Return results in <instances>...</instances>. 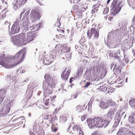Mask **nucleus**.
<instances>
[{"label": "nucleus", "instance_id": "f257e3e1", "mask_svg": "<svg viewBox=\"0 0 135 135\" xmlns=\"http://www.w3.org/2000/svg\"><path fill=\"white\" fill-rule=\"evenodd\" d=\"M114 114V110L111 109L106 115V119L104 121L102 118L95 117L93 119H87L86 120L87 123L90 129L94 128L95 127L99 128L103 127H105L113 118Z\"/></svg>", "mask_w": 135, "mask_h": 135}, {"label": "nucleus", "instance_id": "f03ea898", "mask_svg": "<svg viewBox=\"0 0 135 135\" xmlns=\"http://www.w3.org/2000/svg\"><path fill=\"white\" fill-rule=\"evenodd\" d=\"M35 35L30 32H27V33L22 32L14 37L13 40L17 43L22 45H25L33 41L35 38Z\"/></svg>", "mask_w": 135, "mask_h": 135}, {"label": "nucleus", "instance_id": "7ed1b4c3", "mask_svg": "<svg viewBox=\"0 0 135 135\" xmlns=\"http://www.w3.org/2000/svg\"><path fill=\"white\" fill-rule=\"evenodd\" d=\"M71 127H69L67 129L68 132H69V133L72 134H79V135H84V133L82 131V129L80 125L75 124L73 127L70 130Z\"/></svg>", "mask_w": 135, "mask_h": 135}, {"label": "nucleus", "instance_id": "20e7f679", "mask_svg": "<svg viewBox=\"0 0 135 135\" xmlns=\"http://www.w3.org/2000/svg\"><path fill=\"white\" fill-rule=\"evenodd\" d=\"M88 37L90 38L93 36L94 39H97L99 36V31H97L95 28H93L90 29V30H88L87 32Z\"/></svg>", "mask_w": 135, "mask_h": 135}, {"label": "nucleus", "instance_id": "39448f33", "mask_svg": "<svg viewBox=\"0 0 135 135\" xmlns=\"http://www.w3.org/2000/svg\"><path fill=\"white\" fill-rule=\"evenodd\" d=\"M25 54L23 51L21 50L18 51L16 54L15 56V59L17 61L15 64L16 65L19 64L24 59Z\"/></svg>", "mask_w": 135, "mask_h": 135}, {"label": "nucleus", "instance_id": "423d86ee", "mask_svg": "<svg viewBox=\"0 0 135 135\" xmlns=\"http://www.w3.org/2000/svg\"><path fill=\"white\" fill-rule=\"evenodd\" d=\"M21 21L16 20L11 28V32L13 34L18 33L20 31V27L19 24Z\"/></svg>", "mask_w": 135, "mask_h": 135}, {"label": "nucleus", "instance_id": "0eeeda50", "mask_svg": "<svg viewBox=\"0 0 135 135\" xmlns=\"http://www.w3.org/2000/svg\"><path fill=\"white\" fill-rule=\"evenodd\" d=\"M50 54V55H44L43 57L42 61L43 63L46 65H49L51 64L53 62L52 59H54L52 55Z\"/></svg>", "mask_w": 135, "mask_h": 135}, {"label": "nucleus", "instance_id": "6e6552de", "mask_svg": "<svg viewBox=\"0 0 135 135\" xmlns=\"http://www.w3.org/2000/svg\"><path fill=\"white\" fill-rule=\"evenodd\" d=\"M41 16V13L37 11L35 9L33 11H32L30 18L32 22H35L39 20Z\"/></svg>", "mask_w": 135, "mask_h": 135}, {"label": "nucleus", "instance_id": "1a4fd4ad", "mask_svg": "<svg viewBox=\"0 0 135 135\" xmlns=\"http://www.w3.org/2000/svg\"><path fill=\"white\" fill-rule=\"evenodd\" d=\"M50 84L49 83H48V84H47V87L46 90L45 91V93L46 94L45 97L47 95H49V94L52 93V91L53 90L52 87L54 85V84Z\"/></svg>", "mask_w": 135, "mask_h": 135}, {"label": "nucleus", "instance_id": "9d476101", "mask_svg": "<svg viewBox=\"0 0 135 135\" xmlns=\"http://www.w3.org/2000/svg\"><path fill=\"white\" fill-rule=\"evenodd\" d=\"M11 102H9L6 105L4 106L1 109V114H6L9 112L10 109V107L11 106Z\"/></svg>", "mask_w": 135, "mask_h": 135}, {"label": "nucleus", "instance_id": "9b49d317", "mask_svg": "<svg viewBox=\"0 0 135 135\" xmlns=\"http://www.w3.org/2000/svg\"><path fill=\"white\" fill-rule=\"evenodd\" d=\"M44 78L46 80H45L43 83V84L44 85L45 84V86L46 87V85L48 84V83H49L50 84H54V82L53 79L51 78L49 74H45Z\"/></svg>", "mask_w": 135, "mask_h": 135}, {"label": "nucleus", "instance_id": "f8f14e48", "mask_svg": "<svg viewBox=\"0 0 135 135\" xmlns=\"http://www.w3.org/2000/svg\"><path fill=\"white\" fill-rule=\"evenodd\" d=\"M70 72V69L66 68L65 70L63 71L62 74L61 75V76L62 79L64 80H67Z\"/></svg>", "mask_w": 135, "mask_h": 135}, {"label": "nucleus", "instance_id": "ddd939ff", "mask_svg": "<svg viewBox=\"0 0 135 135\" xmlns=\"http://www.w3.org/2000/svg\"><path fill=\"white\" fill-rule=\"evenodd\" d=\"M61 53H63L69 52L70 50V48L67 46L66 44L65 43L61 45Z\"/></svg>", "mask_w": 135, "mask_h": 135}, {"label": "nucleus", "instance_id": "4468645a", "mask_svg": "<svg viewBox=\"0 0 135 135\" xmlns=\"http://www.w3.org/2000/svg\"><path fill=\"white\" fill-rule=\"evenodd\" d=\"M54 118L53 115H48L47 116V118L45 119V121L44 122H45V124L47 126H49V124L51 123L53 120Z\"/></svg>", "mask_w": 135, "mask_h": 135}, {"label": "nucleus", "instance_id": "2eb2a0df", "mask_svg": "<svg viewBox=\"0 0 135 135\" xmlns=\"http://www.w3.org/2000/svg\"><path fill=\"white\" fill-rule=\"evenodd\" d=\"M122 67L120 66H118L115 69L114 68L113 70L114 74L116 75V77L119 76L121 71Z\"/></svg>", "mask_w": 135, "mask_h": 135}, {"label": "nucleus", "instance_id": "dca6fc26", "mask_svg": "<svg viewBox=\"0 0 135 135\" xmlns=\"http://www.w3.org/2000/svg\"><path fill=\"white\" fill-rule=\"evenodd\" d=\"M103 68L104 67L102 65L99 64L96 67H94L93 68V70L95 72L99 73L101 71L103 70Z\"/></svg>", "mask_w": 135, "mask_h": 135}, {"label": "nucleus", "instance_id": "f3484780", "mask_svg": "<svg viewBox=\"0 0 135 135\" xmlns=\"http://www.w3.org/2000/svg\"><path fill=\"white\" fill-rule=\"evenodd\" d=\"M121 3H119L117 4V2H114L112 4V8H121L122 5Z\"/></svg>", "mask_w": 135, "mask_h": 135}, {"label": "nucleus", "instance_id": "a211bd4d", "mask_svg": "<svg viewBox=\"0 0 135 135\" xmlns=\"http://www.w3.org/2000/svg\"><path fill=\"white\" fill-rule=\"evenodd\" d=\"M126 129H130V128H121L117 133V135H127L126 134Z\"/></svg>", "mask_w": 135, "mask_h": 135}, {"label": "nucleus", "instance_id": "6ab92c4d", "mask_svg": "<svg viewBox=\"0 0 135 135\" xmlns=\"http://www.w3.org/2000/svg\"><path fill=\"white\" fill-rule=\"evenodd\" d=\"M78 1L76 0V1H75L74 2H71L70 1V2L71 3H76V4L73 6V8H79L80 6L81 5V4L82 3V2L81 0H80V1L78 2Z\"/></svg>", "mask_w": 135, "mask_h": 135}, {"label": "nucleus", "instance_id": "aec40b11", "mask_svg": "<svg viewBox=\"0 0 135 135\" xmlns=\"http://www.w3.org/2000/svg\"><path fill=\"white\" fill-rule=\"evenodd\" d=\"M41 24L39 23L38 24H34L31 27V30H34V31L38 30L41 27Z\"/></svg>", "mask_w": 135, "mask_h": 135}, {"label": "nucleus", "instance_id": "412c9836", "mask_svg": "<svg viewBox=\"0 0 135 135\" xmlns=\"http://www.w3.org/2000/svg\"><path fill=\"white\" fill-rule=\"evenodd\" d=\"M125 76L124 74H122L121 75V76H119V79H117L116 81V82L118 83V84H122L123 85V82L122 80L123 78Z\"/></svg>", "mask_w": 135, "mask_h": 135}, {"label": "nucleus", "instance_id": "4be33fe9", "mask_svg": "<svg viewBox=\"0 0 135 135\" xmlns=\"http://www.w3.org/2000/svg\"><path fill=\"white\" fill-rule=\"evenodd\" d=\"M100 107L102 108L106 109L108 107L107 102L102 101L100 102L99 104Z\"/></svg>", "mask_w": 135, "mask_h": 135}, {"label": "nucleus", "instance_id": "5701e85b", "mask_svg": "<svg viewBox=\"0 0 135 135\" xmlns=\"http://www.w3.org/2000/svg\"><path fill=\"white\" fill-rule=\"evenodd\" d=\"M85 107L84 105H79L76 107V110L78 112H81L84 110Z\"/></svg>", "mask_w": 135, "mask_h": 135}, {"label": "nucleus", "instance_id": "b1692460", "mask_svg": "<svg viewBox=\"0 0 135 135\" xmlns=\"http://www.w3.org/2000/svg\"><path fill=\"white\" fill-rule=\"evenodd\" d=\"M107 102L108 106V107L110 106H114V105H115V102L113 101L112 100L110 99H108Z\"/></svg>", "mask_w": 135, "mask_h": 135}, {"label": "nucleus", "instance_id": "393cba45", "mask_svg": "<svg viewBox=\"0 0 135 135\" xmlns=\"http://www.w3.org/2000/svg\"><path fill=\"white\" fill-rule=\"evenodd\" d=\"M120 9H111L110 12L112 15L114 16L120 11Z\"/></svg>", "mask_w": 135, "mask_h": 135}, {"label": "nucleus", "instance_id": "a878e982", "mask_svg": "<svg viewBox=\"0 0 135 135\" xmlns=\"http://www.w3.org/2000/svg\"><path fill=\"white\" fill-rule=\"evenodd\" d=\"M2 5L1 6V8H6L8 7V5L7 2H6L7 0H2Z\"/></svg>", "mask_w": 135, "mask_h": 135}, {"label": "nucleus", "instance_id": "bb28decb", "mask_svg": "<svg viewBox=\"0 0 135 135\" xmlns=\"http://www.w3.org/2000/svg\"><path fill=\"white\" fill-rule=\"evenodd\" d=\"M27 0H22L21 1H20L18 2V5L16 7L17 8L21 7L22 5L25 4Z\"/></svg>", "mask_w": 135, "mask_h": 135}, {"label": "nucleus", "instance_id": "cd10ccee", "mask_svg": "<svg viewBox=\"0 0 135 135\" xmlns=\"http://www.w3.org/2000/svg\"><path fill=\"white\" fill-rule=\"evenodd\" d=\"M60 117V120L62 123L65 122L67 120V117H66L65 114H64L62 115H61Z\"/></svg>", "mask_w": 135, "mask_h": 135}, {"label": "nucleus", "instance_id": "c85d7f7f", "mask_svg": "<svg viewBox=\"0 0 135 135\" xmlns=\"http://www.w3.org/2000/svg\"><path fill=\"white\" fill-rule=\"evenodd\" d=\"M5 11V10L4 9L2 12L0 13V17L1 18L0 19V20H2L3 19V18L6 17V15L5 14L6 12H3V11Z\"/></svg>", "mask_w": 135, "mask_h": 135}, {"label": "nucleus", "instance_id": "c756f323", "mask_svg": "<svg viewBox=\"0 0 135 135\" xmlns=\"http://www.w3.org/2000/svg\"><path fill=\"white\" fill-rule=\"evenodd\" d=\"M129 103L132 107L135 108V99L130 100Z\"/></svg>", "mask_w": 135, "mask_h": 135}, {"label": "nucleus", "instance_id": "7c9ffc66", "mask_svg": "<svg viewBox=\"0 0 135 135\" xmlns=\"http://www.w3.org/2000/svg\"><path fill=\"white\" fill-rule=\"evenodd\" d=\"M128 120L131 124H132L134 123V119L132 116H129Z\"/></svg>", "mask_w": 135, "mask_h": 135}, {"label": "nucleus", "instance_id": "2f4dec72", "mask_svg": "<svg viewBox=\"0 0 135 135\" xmlns=\"http://www.w3.org/2000/svg\"><path fill=\"white\" fill-rule=\"evenodd\" d=\"M65 54V57L67 59L70 58L71 57V54L69 52H67Z\"/></svg>", "mask_w": 135, "mask_h": 135}, {"label": "nucleus", "instance_id": "473e14b6", "mask_svg": "<svg viewBox=\"0 0 135 135\" xmlns=\"http://www.w3.org/2000/svg\"><path fill=\"white\" fill-rule=\"evenodd\" d=\"M25 119V118L23 116H21L20 117H19L17 119H16V120H17V119H19L20 122V123L21 124V122H22V123L23 122L22 121L23 120H24Z\"/></svg>", "mask_w": 135, "mask_h": 135}, {"label": "nucleus", "instance_id": "72a5a7b5", "mask_svg": "<svg viewBox=\"0 0 135 135\" xmlns=\"http://www.w3.org/2000/svg\"><path fill=\"white\" fill-rule=\"evenodd\" d=\"M123 43L124 45L128 46L130 43V42L129 40L127 39L124 40Z\"/></svg>", "mask_w": 135, "mask_h": 135}, {"label": "nucleus", "instance_id": "f704fd0d", "mask_svg": "<svg viewBox=\"0 0 135 135\" xmlns=\"http://www.w3.org/2000/svg\"><path fill=\"white\" fill-rule=\"evenodd\" d=\"M114 89L112 87H110L108 89L107 93H112L114 91Z\"/></svg>", "mask_w": 135, "mask_h": 135}, {"label": "nucleus", "instance_id": "c9c22d12", "mask_svg": "<svg viewBox=\"0 0 135 135\" xmlns=\"http://www.w3.org/2000/svg\"><path fill=\"white\" fill-rule=\"evenodd\" d=\"M56 97V96L54 95L53 96L50 97V98L51 99V100L52 102H54L55 101V99Z\"/></svg>", "mask_w": 135, "mask_h": 135}, {"label": "nucleus", "instance_id": "e433bc0d", "mask_svg": "<svg viewBox=\"0 0 135 135\" xmlns=\"http://www.w3.org/2000/svg\"><path fill=\"white\" fill-rule=\"evenodd\" d=\"M44 103H45V105L46 106H47L48 105L49 99H44Z\"/></svg>", "mask_w": 135, "mask_h": 135}, {"label": "nucleus", "instance_id": "4c0bfd02", "mask_svg": "<svg viewBox=\"0 0 135 135\" xmlns=\"http://www.w3.org/2000/svg\"><path fill=\"white\" fill-rule=\"evenodd\" d=\"M51 129L52 130V131L53 132H56L57 130V128L55 127V126L52 125L51 127Z\"/></svg>", "mask_w": 135, "mask_h": 135}, {"label": "nucleus", "instance_id": "58836bf2", "mask_svg": "<svg viewBox=\"0 0 135 135\" xmlns=\"http://www.w3.org/2000/svg\"><path fill=\"white\" fill-rule=\"evenodd\" d=\"M109 9H104L103 11V13L104 14H106L108 13L109 11Z\"/></svg>", "mask_w": 135, "mask_h": 135}, {"label": "nucleus", "instance_id": "ea45409f", "mask_svg": "<svg viewBox=\"0 0 135 135\" xmlns=\"http://www.w3.org/2000/svg\"><path fill=\"white\" fill-rule=\"evenodd\" d=\"M90 81H88L84 87L85 88H87L90 85Z\"/></svg>", "mask_w": 135, "mask_h": 135}, {"label": "nucleus", "instance_id": "a19ab883", "mask_svg": "<svg viewBox=\"0 0 135 135\" xmlns=\"http://www.w3.org/2000/svg\"><path fill=\"white\" fill-rule=\"evenodd\" d=\"M91 135H103L102 134H99L98 131H95L93 133H92Z\"/></svg>", "mask_w": 135, "mask_h": 135}, {"label": "nucleus", "instance_id": "79ce46f5", "mask_svg": "<svg viewBox=\"0 0 135 135\" xmlns=\"http://www.w3.org/2000/svg\"><path fill=\"white\" fill-rule=\"evenodd\" d=\"M99 4H94L93 6V8H98L99 7Z\"/></svg>", "mask_w": 135, "mask_h": 135}, {"label": "nucleus", "instance_id": "37998d69", "mask_svg": "<svg viewBox=\"0 0 135 135\" xmlns=\"http://www.w3.org/2000/svg\"><path fill=\"white\" fill-rule=\"evenodd\" d=\"M86 115H83L81 117V119L82 121H83L85 120L86 118Z\"/></svg>", "mask_w": 135, "mask_h": 135}, {"label": "nucleus", "instance_id": "c03bdc74", "mask_svg": "<svg viewBox=\"0 0 135 135\" xmlns=\"http://www.w3.org/2000/svg\"><path fill=\"white\" fill-rule=\"evenodd\" d=\"M98 10V9H92L91 10V12L92 14H93L96 12H97Z\"/></svg>", "mask_w": 135, "mask_h": 135}, {"label": "nucleus", "instance_id": "a18cd8bd", "mask_svg": "<svg viewBox=\"0 0 135 135\" xmlns=\"http://www.w3.org/2000/svg\"><path fill=\"white\" fill-rule=\"evenodd\" d=\"M0 91L1 92H2V94H4L5 93V90L4 89H1Z\"/></svg>", "mask_w": 135, "mask_h": 135}, {"label": "nucleus", "instance_id": "49530a36", "mask_svg": "<svg viewBox=\"0 0 135 135\" xmlns=\"http://www.w3.org/2000/svg\"><path fill=\"white\" fill-rule=\"evenodd\" d=\"M78 96V95L76 94H73L72 95V97H73V98H76Z\"/></svg>", "mask_w": 135, "mask_h": 135}, {"label": "nucleus", "instance_id": "de8ad7c7", "mask_svg": "<svg viewBox=\"0 0 135 135\" xmlns=\"http://www.w3.org/2000/svg\"><path fill=\"white\" fill-rule=\"evenodd\" d=\"M73 79V78H71L69 80V82L70 83H71L73 81L72 80Z\"/></svg>", "mask_w": 135, "mask_h": 135}, {"label": "nucleus", "instance_id": "09e8293b", "mask_svg": "<svg viewBox=\"0 0 135 135\" xmlns=\"http://www.w3.org/2000/svg\"><path fill=\"white\" fill-rule=\"evenodd\" d=\"M113 17L110 16L108 18V19L110 21H112V20L113 19Z\"/></svg>", "mask_w": 135, "mask_h": 135}, {"label": "nucleus", "instance_id": "8fccbe9b", "mask_svg": "<svg viewBox=\"0 0 135 135\" xmlns=\"http://www.w3.org/2000/svg\"><path fill=\"white\" fill-rule=\"evenodd\" d=\"M3 100V99L2 98H0V104H1Z\"/></svg>", "mask_w": 135, "mask_h": 135}, {"label": "nucleus", "instance_id": "3c124183", "mask_svg": "<svg viewBox=\"0 0 135 135\" xmlns=\"http://www.w3.org/2000/svg\"><path fill=\"white\" fill-rule=\"evenodd\" d=\"M76 1V0H70V1L71 2H74V1ZM77 1V0H76ZM78 1H80V0H78Z\"/></svg>", "mask_w": 135, "mask_h": 135}, {"label": "nucleus", "instance_id": "603ef678", "mask_svg": "<svg viewBox=\"0 0 135 135\" xmlns=\"http://www.w3.org/2000/svg\"><path fill=\"white\" fill-rule=\"evenodd\" d=\"M5 25H9V23L8 21H6L5 22Z\"/></svg>", "mask_w": 135, "mask_h": 135}, {"label": "nucleus", "instance_id": "864d4df0", "mask_svg": "<svg viewBox=\"0 0 135 135\" xmlns=\"http://www.w3.org/2000/svg\"><path fill=\"white\" fill-rule=\"evenodd\" d=\"M31 135H40L39 134H38L37 133H36L35 134H34L33 133H32Z\"/></svg>", "mask_w": 135, "mask_h": 135}, {"label": "nucleus", "instance_id": "5fc2aeb1", "mask_svg": "<svg viewBox=\"0 0 135 135\" xmlns=\"http://www.w3.org/2000/svg\"><path fill=\"white\" fill-rule=\"evenodd\" d=\"M83 62H87L88 61L86 59H84L83 60Z\"/></svg>", "mask_w": 135, "mask_h": 135}, {"label": "nucleus", "instance_id": "6e6d98bb", "mask_svg": "<svg viewBox=\"0 0 135 135\" xmlns=\"http://www.w3.org/2000/svg\"><path fill=\"white\" fill-rule=\"evenodd\" d=\"M132 20L133 21H135V16H134Z\"/></svg>", "mask_w": 135, "mask_h": 135}, {"label": "nucleus", "instance_id": "4d7b16f0", "mask_svg": "<svg viewBox=\"0 0 135 135\" xmlns=\"http://www.w3.org/2000/svg\"><path fill=\"white\" fill-rule=\"evenodd\" d=\"M111 0H108V1H107V4H108L109 3V2Z\"/></svg>", "mask_w": 135, "mask_h": 135}, {"label": "nucleus", "instance_id": "13d9d810", "mask_svg": "<svg viewBox=\"0 0 135 135\" xmlns=\"http://www.w3.org/2000/svg\"><path fill=\"white\" fill-rule=\"evenodd\" d=\"M60 31H61V32H62V33H64V30H61L60 29Z\"/></svg>", "mask_w": 135, "mask_h": 135}, {"label": "nucleus", "instance_id": "bf43d9fd", "mask_svg": "<svg viewBox=\"0 0 135 135\" xmlns=\"http://www.w3.org/2000/svg\"><path fill=\"white\" fill-rule=\"evenodd\" d=\"M57 109H55V111H54V112L55 113H56L57 112Z\"/></svg>", "mask_w": 135, "mask_h": 135}, {"label": "nucleus", "instance_id": "052dcab7", "mask_svg": "<svg viewBox=\"0 0 135 135\" xmlns=\"http://www.w3.org/2000/svg\"><path fill=\"white\" fill-rule=\"evenodd\" d=\"M135 113H133V117L134 116V115H135Z\"/></svg>", "mask_w": 135, "mask_h": 135}, {"label": "nucleus", "instance_id": "680f3d73", "mask_svg": "<svg viewBox=\"0 0 135 135\" xmlns=\"http://www.w3.org/2000/svg\"><path fill=\"white\" fill-rule=\"evenodd\" d=\"M12 126L14 127V124H12ZM16 124H15V126H16Z\"/></svg>", "mask_w": 135, "mask_h": 135}, {"label": "nucleus", "instance_id": "e2e57ef3", "mask_svg": "<svg viewBox=\"0 0 135 135\" xmlns=\"http://www.w3.org/2000/svg\"><path fill=\"white\" fill-rule=\"evenodd\" d=\"M127 79H128L127 78L126 79V82H127Z\"/></svg>", "mask_w": 135, "mask_h": 135}, {"label": "nucleus", "instance_id": "0e129e2a", "mask_svg": "<svg viewBox=\"0 0 135 135\" xmlns=\"http://www.w3.org/2000/svg\"><path fill=\"white\" fill-rule=\"evenodd\" d=\"M57 45H56V46H55V48H57Z\"/></svg>", "mask_w": 135, "mask_h": 135}, {"label": "nucleus", "instance_id": "69168bd1", "mask_svg": "<svg viewBox=\"0 0 135 135\" xmlns=\"http://www.w3.org/2000/svg\"><path fill=\"white\" fill-rule=\"evenodd\" d=\"M15 116H14V117H13V118H15Z\"/></svg>", "mask_w": 135, "mask_h": 135}, {"label": "nucleus", "instance_id": "338daca9", "mask_svg": "<svg viewBox=\"0 0 135 135\" xmlns=\"http://www.w3.org/2000/svg\"><path fill=\"white\" fill-rule=\"evenodd\" d=\"M1 8V6L0 5V8Z\"/></svg>", "mask_w": 135, "mask_h": 135}, {"label": "nucleus", "instance_id": "774afa93", "mask_svg": "<svg viewBox=\"0 0 135 135\" xmlns=\"http://www.w3.org/2000/svg\"><path fill=\"white\" fill-rule=\"evenodd\" d=\"M48 108H46V109H47V108H48Z\"/></svg>", "mask_w": 135, "mask_h": 135}]
</instances>
